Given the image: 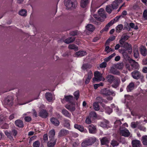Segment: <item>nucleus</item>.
I'll list each match as a JSON object with an SVG mask.
<instances>
[{"instance_id": "nucleus-55", "label": "nucleus", "mask_w": 147, "mask_h": 147, "mask_svg": "<svg viewBox=\"0 0 147 147\" xmlns=\"http://www.w3.org/2000/svg\"><path fill=\"white\" fill-rule=\"evenodd\" d=\"M40 145V143L38 141H35L33 144V146L34 147H39Z\"/></svg>"}, {"instance_id": "nucleus-51", "label": "nucleus", "mask_w": 147, "mask_h": 147, "mask_svg": "<svg viewBox=\"0 0 147 147\" xmlns=\"http://www.w3.org/2000/svg\"><path fill=\"white\" fill-rule=\"evenodd\" d=\"M138 123H139L138 121L132 122L131 123V127L133 128H135L137 127Z\"/></svg>"}, {"instance_id": "nucleus-24", "label": "nucleus", "mask_w": 147, "mask_h": 147, "mask_svg": "<svg viewBox=\"0 0 147 147\" xmlns=\"http://www.w3.org/2000/svg\"><path fill=\"white\" fill-rule=\"evenodd\" d=\"M87 53L84 51H80L76 52L75 55L76 57H81L86 55Z\"/></svg>"}, {"instance_id": "nucleus-18", "label": "nucleus", "mask_w": 147, "mask_h": 147, "mask_svg": "<svg viewBox=\"0 0 147 147\" xmlns=\"http://www.w3.org/2000/svg\"><path fill=\"white\" fill-rule=\"evenodd\" d=\"M56 142V140L55 139H50V141L47 143V146L49 147H54Z\"/></svg>"}, {"instance_id": "nucleus-9", "label": "nucleus", "mask_w": 147, "mask_h": 147, "mask_svg": "<svg viewBox=\"0 0 147 147\" xmlns=\"http://www.w3.org/2000/svg\"><path fill=\"white\" fill-rule=\"evenodd\" d=\"M120 133L122 136L127 137L130 136V133L129 131L126 128H120Z\"/></svg>"}, {"instance_id": "nucleus-58", "label": "nucleus", "mask_w": 147, "mask_h": 147, "mask_svg": "<svg viewBox=\"0 0 147 147\" xmlns=\"http://www.w3.org/2000/svg\"><path fill=\"white\" fill-rule=\"evenodd\" d=\"M115 36L110 37L108 40L106 42V43H109V41H113L115 40Z\"/></svg>"}, {"instance_id": "nucleus-37", "label": "nucleus", "mask_w": 147, "mask_h": 147, "mask_svg": "<svg viewBox=\"0 0 147 147\" xmlns=\"http://www.w3.org/2000/svg\"><path fill=\"white\" fill-rule=\"evenodd\" d=\"M55 135V131L54 129L51 130L49 133V136L50 139H53Z\"/></svg>"}, {"instance_id": "nucleus-54", "label": "nucleus", "mask_w": 147, "mask_h": 147, "mask_svg": "<svg viewBox=\"0 0 147 147\" xmlns=\"http://www.w3.org/2000/svg\"><path fill=\"white\" fill-rule=\"evenodd\" d=\"M143 16L144 20H147V9H146L144 11Z\"/></svg>"}, {"instance_id": "nucleus-56", "label": "nucleus", "mask_w": 147, "mask_h": 147, "mask_svg": "<svg viewBox=\"0 0 147 147\" xmlns=\"http://www.w3.org/2000/svg\"><path fill=\"white\" fill-rule=\"evenodd\" d=\"M129 26L133 28H134L135 29H137L138 27L137 26H135V24L132 23H131L129 24Z\"/></svg>"}, {"instance_id": "nucleus-20", "label": "nucleus", "mask_w": 147, "mask_h": 147, "mask_svg": "<svg viewBox=\"0 0 147 147\" xmlns=\"http://www.w3.org/2000/svg\"><path fill=\"white\" fill-rule=\"evenodd\" d=\"M89 132L91 134H94L96 131V127L93 125H91L89 126Z\"/></svg>"}, {"instance_id": "nucleus-57", "label": "nucleus", "mask_w": 147, "mask_h": 147, "mask_svg": "<svg viewBox=\"0 0 147 147\" xmlns=\"http://www.w3.org/2000/svg\"><path fill=\"white\" fill-rule=\"evenodd\" d=\"M90 117H96L97 115L96 113L94 112H91L90 113Z\"/></svg>"}, {"instance_id": "nucleus-49", "label": "nucleus", "mask_w": 147, "mask_h": 147, "mask_svg": "<svg viewBox=\"0 0 147 147\" xmlns=\"http://www.w3.org/2000/svg\"><path fill=\"white\" fill-rule=\"evenodd\" d=\"M88 139L91 143V145L95 142L96 140V138L94 137H90Z\"/></svg>"}, {"instance_id": "nucleus-5", "label": "nucleus", "mask_w": 147, "mask_h": 147, "mask_svg": "<svg viewBox=\"0 0 147 147\" xmlns=\"http://www.w3.org/2000/svg\"><path fill=\"white\" fill-rule=\"evenodd\" d=\"M120 16H117L115 18L114 20H112L109 22L107 25L106 26L105 28L104 29V30L105 31H107L109 29V27L111 26L115 22L119 20L120 17Z\"/></svg>"}, {"instance_id": "nucleus-47", "label": "nucleus", "mask_w": 147, "mask_h": 147, "mask_svg": "<svg viewBox=\"0 0 147 147\" xmlns=\"http://www.w3.org/2000/svg\"><path fill=\"white\" fill-rule=\"evenodd\" d=\"M27 11L25 9H22L19 12L20 15L23 16H26V15Z\"/></svg>"}, {"instance_id": "nucleus-43", "label": "nucleus", "mask_w": 147, "mask_h": 147, "mask_svg": "<svg viewBox=\"0 0 147 147\" xmlns=\"http://www.w3.org/2000/svg\"><path fill=\"white\" fill-rule=\"evenodd\" d=\"M91 67L92 66L91 65H89L88 64H84L82 65V69L83 70H85L87 68H91Z\"/></svg>"}, {"instance_id": "nucleus-12", "label": "nucleus", "mask_w": 147, "mask_h": 147, "mask_svg": "<svg viewBox=\"0 0 147 147\" xmlns=\"http://www.w3.org/2000/svg\"><path fill=\"white\" fill-rule=\"evenodd\" d=\"M65 106V108L71 112H73L75 110V103L72 102Z\"/></svg>"}, {"instance_id": "nucleus-42", "label": "nucleus", "mask_w": 147, "mask_h": 147, "mask_svg": "<svg viewBox=\"0 0 147 147\" xmlns=\"http://www.w3.org/2000/svg\"><path fill=\"white\" fill-rule=\"evenodd\" d=\"M93 106L94 109L96 111H98L99 110V107L97 102H94L93 104Z\"/></svg>"}, {"instance_id": "nucleus-36", "label": "nucleus", "mask_w": 147, "mask_h": 147, "mask_svg": "<svg viewBox=\"0 0 147 147\" xmlns=\"http://www.w3.org/2000/svg\"><path fill=\"white\" fill-rule=\"evenodd\" d=\"M75 40V38L74 37L69 38L64 40V42L67 44H69L73 42Z\"/></svg>"}, {"instance_id": "nucleus-61", "label": "nucleus", "mask_w": 147, "mask_h": 147, "mask_svg": "<svg viewBox=\"0 0 147 147\" xmlns=\"http://www.w3.org/2000/svg\"><path fill=\"white\" fill-rule=\"evenodd\" d=\"M90 11L92 13H94L96 11L95 7L94 5L92 4L91 5Z\"/></svg>"}, {"instance_id": "nucleus-28", "label": "nucleus", "mask_w": 147, "mask_h": 147, "mask_svg": "<svg viewBox=\"0 0 147 147\" xmlns=\"http://www.w3.org/2000/svg\"><path fill=\"white\" fill-rule=\"evenodd\" d=\"M90 145H91V143L89 142L88 139L84 140L81 144L82 146L84 147H86Z\"/></svg>"}, {"instance_id": "nucleus-60", "label": "nucleus", "mask_w": 147, "mask_h": 147, "mask_svg": "<svg viewBox=\"0 0 147 147\" xmlns=\"http://www.w3.org/2000/svg\"><path fill=\"white\" fill-rule=\"evenodd\" d=\"M138 128L140 130L142 131H146V128L144 126H140L138 127Z\"/></svg>"}, {"instance_id": "nucleus-44", "label": "nucleus", "mask_w": 147, "mask_h": 147, "mask_svg": "<svg viewBox=\"0 0 147 147\" xmlns=\"http://www.w3.org/2000/svg\"><path fill=\"white\" fill-rule=\"evenodd\" d=\"M112 7L110 5H108L106 7V11L109 13H111L112 10L113 9Z\"/></svg>"}, {"instance_id": "nucleus-34", "label": "nucleus", "mask_w": 147, "mask_h": 147, "mask_svg": "<svg viewBox=\"0 0 147 147\" xmlns=\"http://www.w3.org/2000/svg\"><path fill=\"white\" fill-rule=\"evenodd\" d=\"M110 71L113 74L116 75H119L120 74V72L113 67H111Z\"/></svg>"}, {"instance_id": "nucleus-48", "label": "nucleus", "mask_w": 147, "mask_h": 147, "mask_svg": "<svg viewBox=\"0 0 147 147\" xmlns=\"http://www.w3.org/2000/svg\"><path fill=\"white\" fill-rule=\"evenodd\" d=\"M111 6L113 9H117L118 6V3L115 1L113 2L111 5Z\"/></svg>"}, {"instance_id": "nucleus-26", "label": "nucleus", "mask_w": 147, "mask_h": 147, "mask_svg": "<svg viewBox=\"0 0 147 147\" xmlns=\"http://www.w3.org/2000/svg\"><path fill=\"white\" fill-rule=\"evenodd\" d=\"M45 97L49 101H51L53 99V96L52 94L50 93H47L45 94Z\"/></svg>"}, {"instance_id": "nucleus-30", "label": "nucleus", "mask_w": 147, "mask_h": 147, "mask_svg": "<svg viewBox=\"0 0 147 147\" xmlns=\"http://www.w3.org/2000/svg\"><path fill=\"white\" fill-rule=\"evenodd\" d=\"M89 0H82L81 2V6L83 8L86 7L89 3Z\"/></svg>"}, {"instance_id": "nucleus-7", "label": "nucleus", "mask_w": 147, "mask_h": 147, "mask_svg": "<svg viewBox=\"0 0 147 147\" xmlns=\"http://www.w3.org/2000/svg\"><path fill=\"white\" fill-rule=\"evenodd\" d=\"M93 76V74L92 71L90 70L87 71V74H86L84 78L86 79L85 83L86 84H88Z\"/></svg>"}, {"instance_id": "nucleus-33", "label": "nucleus", "mask_w": 147, "mask_h": 147, "mask_svg": "<svg viewBox=\"0 0 147 147\" xmlns=\"http://www.w3.org/2000/svg\"><path fill=\"white\" fill-rule=\"evenodd\" d=\"M16 125L20 127H22L23 126V124L22 121L20 120H17L15 121Z\"/></svg>"}, {"instance_id": "nucleus-14", "label": "nucleus", "mask_w": 147, "mask_h": 147, "mask_svg": "<svg viewBox=\"0 0 147 147\" xmlns=\"http://www.w3.org/2000/svg\"><path fill=\"white\" fill-rule=\"evenodd\" d=\"M140 50L141 55L144 56H146L147 55V51L145 47L141 46L140 48Z\"/></svg>"}, {"instance_id": "nucleus-2", "label": "nucleus", "mask_w": 147, "mask_h": 147, "mask_svg": "<svg viewBox=\"0 0 147 147\" xmlns=\"http://www.w3.org/2000/svg\"><path fill=\"white\" fill-rule=\"evenodd\" d=\"M119 42L121 47L125 48L127 50L129 54H130L132 53V47L130 44L127 42L122 41L121 40H119Z\"/></svg>"}, {"instance_id": "nucleus-31", "label": "nucleus", "mask_w": 147, "mask_h": 147, "mask_svg": "<svg viewBox=\"0 0 147 147\" xmlns=\"http://www.w3.org/2000/svg\"><path fill=\"white\" fill-rule=\"evenodd\" d=\"M65 100L69 102L70 103L73 102V97L71 96H65Z\"/></svg>"}, {"instance_id": "nucleus-53", "label": "nucleus", "mask_w": 147, "mask_h": 147, "mask_svg": "<svg viewBox=\"0 0 147 147\" xmlns=\"http://www.w3.org/2000/svg\"><path fill=\"white\" fill-rule=\"evenodd\" d=\"M116 67L119 69H121L123 67V63H120L119 64H117L116 66Z\"/></svg>"}, {"instance_id": "nucleus-19", "label": "nucleus", "mask_w": 147, "mask_h": 147, "mask_svg": "<svg viewBox=\"0 0 147 147\" xmlns=\"http://www.w3.org/2000/svg\"><path fill=\"white\" fill-rule=\"evenodd\" d=\"M70 121L67 119H63V124L64 126L68 128V129H70Z\"/></svg>"}, {"instance_id": "nucleus-59", "label": "nucleus", "mask_w": 147, "mask_h": 147, "mask_svg": "<svg viewBox=\"0 0 147 147\" xmlns=\"http://www.w3.org/2000/svg\"><path fill=\"white\" fill-rule=\"evenodd\" d=\"M79 91H76L74 93V95L76 97V100H77L79 98Z\"/></svg>"}, {"instance_id": "nucleus-29", "label": "nucleus", "mask_w": 147, "mask_h": 147, "mask_svg": "<svg viewBox=\"0 0 147 147\" xmlns=\"http://www.w3.org/2000/svg\"><path fill=\"white\" fill-rule=\"evenodd\" d=\"M134 84L133 82L130 83L127 86V90L128 92H130L134 89Z\"/></svg>"}, {"instance_id": "nucleus-64", "label": "nucleus", "mask_w": 147, "mask_h": 147, "mask_svg": "<svg viewBox=\"0 0 147 147\" xmlns=\"http://www.w3.org/2000/svg\"><path fill=\"white\" fill-rule=\"evenodd\" d=\"M107 63L106 62H104L102 63L100 65V67L101 68H104L106 67Z\"/></svg>"}, {"instance_id": "nucleus-45", "label": "nucleus", "mask_w": 147, "mask_h": 147, "mask_svg": "<svg viewBox=\"0 0 147 147\" xmlns=\"http://www.w3.org/2000/svg\"><path fill=\"white\" fill-rule=\"evenodd\" d=\"M129 37L128 35L125 34L123 35L121 37V39L120 40H121L122 41H125L127 40Z\"/></svg>"}, {"instance_id": "nucleus-38", "label": "nucleus", "mask_w": 147, "mask_h": 147, "mask_svg": "<svg viewBox=\"0 0 147 147\" xmlns=\"http://www.w3.org/2000/svg\"><path fill=\"white\" fill-rule=\"evenodd\" d=\"M141 141L144 145H147V135L143 136L142 137Z\"/></svg>"}, {"instance_id": "nucleus-39", "label": "nucleus", "mask_w": 147, "mask_h": 147, "mask_svg": "<svg viewBox=\"0 0 147 147\" xmlns=\"http://www.w3.org/2000/svg\"><path fill=\"white\" fill-rule=\"evenodd\" d=\"M102 106L104 108H105L106 112L108 114H109L112 112V109L110 108L109 107H106L105 105H102Z\"/></svg>"}, {"instance_id": "nucleus-4", "label": "nucleus", "mask_w": 147, "mask_h": 147, "mask_svg": "<svg viewBox=\"0 0 147 147\" xmlns=\"http://www.w3.org/2000/svg\"><path fill=\"white\" fill-rule=\"evenodd\" d=\"M94 77L93 79V81H104L105 79L102 77V74L98 71H96L94 73Z\"/></svg>"}, {"instance_id": "nucleus-17", "label": "nucleus", "mask_w": 147, "mask_h": 147, "mask_svg": "<svg viewBox=\"0 0 147 147\" xmlns=\"http://www.w3.org/2000/svg\"><path fill=\"white\" fill-rule=\"evenodd\" d=\"M132 143L133 147H140L141 145L140 141L136 140H133Z\"/></svg>"}, {"instance_id": "nucleus-62", "label": "nucleus", "mask_w": 147, "mask_h": 147, "mask_svg": "<svg viewBox=\"0 0 147 147\" xmlns=\"http://www.w3.org/2000/svg\"><path fill=\"white\" fill-rule=\"evenodd\" d=\"M85 121L86 123L88 124H90L91 122L90 119L89 117H88L86 118Z\"/></svg>"}, {"instance_id": "nucleus-8", "label": "nucleus", "mask_w": 147, "mask_h": 147, "mask_svg": "<svg viewBox=\"0 0 147 147\" xmlns=\"http://www.w3.org/2000/svg\"><path fill=\"white\" fill-rule=\"evenodd\" d=\"M13 98L11 96L8 97L5 99L4 104L7 106L11 107L13 105Z\"/></svg>"}, {"instance_id": "nucleus-40", "label": "nucleus", "mask_w": 147, "mask_h": 147, "mask_svg": "<svg viewBox=\"0 0 147 147\" xmlns=\"http://www.w3.org/2000/svg\"><path fill=\"white\" fill-rule=\"evenodd\" d=\"M134 57L136 58H138L139 55V53L138 48H135L134 49Z\"/></svg>"}, {"instance_id": "nucleus-13", "label": "nucleus", "mask_w": 147, "mask_h": 147, "mask_svg": "<svg viewBox=\"0 0 147 147\" xmlns=\"http://www.w3.org/2000/svg\"><path fill=\"white\" fill-rule=\"evenodd\" d=\"M74 127L75 128L78 129L80 131L84 133L87 132V131L86 129H84L83 126L81 125H79L77 124L74 125Z\"/></svg>"}, {"instance_id": "nucleus-6", "label": "nucleus", "mask_w": 147, "mask_h": 147, "mask_svg": "<svg viewBox=\"0 0 147 147\" xmlns=\"http://www.w3.org/2000/svg\"><path fill=\"white\" fill-rule=\"evenodd\" d=\"M131 74L133 78L136 80H138L140 78H143L144 77L140 72L136 70L132 72Z\"/></svg>"}, {"instance_id": "nucleus-27", "label": "nucleus", "mask_w": 147, "mask_h": 147, "mask_svg": "<svg viewBox=\"0 0 147 147\" xmlns=\"http://www.w3.org/2000/svg\"><path fill=\"white\" fill-rule=\"evenodd\" d=\"M98 13L100 16L102 18L105 19L106 18V15L105 13L103 10L102 9H100L98 11Z\"/></svg>"}, {"instance_id": "nucleus-63", "label": "nucleus", "mask_w": 147, "mask_h": 147, "mask_svg": "<svg viewBox=\"0 0 147 147\" xmlns=\"http://www.w3.org/2000/svg\"><path fill=\"white\" fill-rule=\"evenodd\" d=\"M24 119L26 121L29 122L31 121V118L30 117L26 116L25 117Z\"/></svg>"}, {"instance_id": "nucleus-11", "label": "nucleus", "mask_w": 147, "mask_h": 147, "mask_svg": "<svg viewBox=\"0 0 147 147\" xmlns=\"http://www.w3.org/2000/svg\"><path fill=\"white\" fill-rule=\"evenodd\" d=\"M113 84L111 85V86L115 88H116L118 87L120 83V79L117 77H115V79L114 80V81L113 82Z\"/></svg>"}, {"instance_id": "nucleus-41", "label": "nucleus", "mask_w": 147, "mask_h": 147, "mask_svg": "<svg viewBox=\"0 0 147 147\" xmlns=\"http://www.w3.org/2000/svg\"><path fill=\"white\" fill-rule=\"evenodd\" d=\"M68 48L69 49H74L75 51L78 50V47L74 44L69 45L68 46Z\"/></svg>"}, {"instance_id": "nucleus-35", "label": "nucleus", "mask_w": 147, "mask_h": 147, "mask_svg": "<svg viewBox=\"0 0 147 147\" xmlns=\"http://www.w3.org/2000/svg\"><path fill=\"white\" fill-rule=\"evenodd\" d=\"M109 123V121L107 120H105L103 122L100 123V125L103 127H107Z\"/></svg>"}, {"instance_id": "nucleus-3", "label": "nucleus", "mask_w": 147, "mask_h": 147, "mask_svg": "<svg viewBox=\"0 0 147 147\" xmlns=\"http://www.w3.org/2000/svg\"><path fill=\"white\" fill-rule=\"evenodd\" d=\"M100 93L103 95L106 96L112 95L113 96H114L116 95L115 92L107 88L101 89L100 91Z\"/></svg>"}, {"instance_id": "nucleus-21", "label": "nucleus", "mask_w": 147, "mask_h": 147, "mask_svg": "<svg viewBox=\"0 0 147 147\" xmlns=\"http://www.w3.org/2000/svg\"><path fill=\"white\" fill-rule=\"evenodd\" d=\"M39 116L42 118H46L48 116V113L44 110H41L39 113Z\"/></svg>"}, {"instance_id": "nucleus-10", "label": "nucleus", "mask_w": 147, "mask_h": 147, "mask_svg": "<svg viewBox=\"0 0 147 147\" xmlns=\"http://www.w3.org/2000/svg\"><path fill=\"white\" fill-rule=\"evenodd\" d=\"M129 62L131 66L133 69H139V65L138 62L132 59L130 60Z\"/></svg>"}, {"instance_id": "nucleus-15", "label": "nucleus", "mask_w": 147, "mask_h": 147, "mask_svg": "<svg viewBox=\"0 0 147 147\" xmlns=\"http://www.w3.org/2000/svg\"><path fill=\"white\" fill-rule=\"evenodd\" d=\"M115 77L111 75H109L107 76L105 78V79L107 81L110 83H112L114 81V80L115 79Z\"/></svg>"}, {"instance_id": "nucleus-32", "label": "nucleus", "mask_w": 147, "mask_h": 147, "mask_svg": "<svg viewBox=\"0 0 147 147\" xmlns=\"http://www.w3.org/2000/svg\"><path fill=\"white\" fill-rule=\"evenodd\" d=\"M86 29L88 30L93 32L95 28L93 25L91 24H89L86 26Z\"/></svg>"}, {"instance_id": "nucleus-46", "label": "nucleus", "mask_w": 147, "mask_h": 147, "mask_svg": "<svg viewBox=\"0 0 147 147\" xmlns=\"http://www.w3.org/2000/svg\"><path fill=\"white\" fill-rule=\"evenodd\" d=\"M123 28V26L122 24H119L116 27V31L117 32H119Z\"/></svg>"}, {"instance_id": "nucleus-52", "label": "nucleus", "mask_w": 147, "mask_h": 147, "mask_svg": "<svg viewBox=\"0 0 147 147\" xmlns=\"http://www.w3.org/2000/svg\"><path fill=\"white\" fill-rule=\"evenodd\" d=\"M121 123L120 120H117L115 122V127H117V126L120 125Z\"/></svg>"}, {"instance_id": "nucleus-25", "label": "nucleus", "mask_w": 147, "mask_h": 147, "mask_svg": "<svg viewBox=\"0 0 147 147\" xmlns=\"http://www.w3.org/2000/svg\"><path fill=\"white\" fill-rule=\"evenodd\" d=\"M61 113L62 114L65 116L70 118L71 117V115L68 111L65 109H63L62 110Z\"/></svg>"}, {"instance_id": "nucleus-22", "label": "nucleus", "mask_w": 147, "mask_h": 147, "mask_svg": "<svg viewBox=\"0 0 147 147\" xmlns=\"http://www.w3.org/2000/svg\"><path fill=\"white\" fill-rule=\"evenodd\" d=\"M50 121L51 123L55 126H58L59 124V121L55 118H52Z\"/></svg>"}, {"instance_id": "nucleus-23", "label": "nucleus", "mask_w": 147, "mask_h": 147, "mask_svg": "<svg viewBox=\"0 0 147 147\" xmlns=\"http://www.w3.org/2000/svg\"><path fill=\"white\" fill-rule=\"evenodd\" d=\"M100 141L102 145L106 144L109 143L110 140L109 138L105 137L102 138H100Z\"/></svg>"}, {"instance_id": "nucleus-1", "label": "nucleus", "mask_w": 147, "mask_h": 147, "mask_svg": "<svg viewBox=\"0 0 147 147\" xmlns=\"http://www.w3.org/2000/svg\"><path fill=\"white\" fill-rule=\"evenodd\" d=\"M64 4L67 9H70L75 8L77 3L76 0H65Z\"/></svg>"}, {"instance_id": "nucleus-16", "label": "nucleus", "mask_w": 147, "mask_h": 147, "mask_svg": "<svg viewBox=\"0 0 147 147\" xmlns=\"http://www.w3.org/2000/svg\"><path fill=\"white\" fill-rule=\"evenodd\" d=\"M69 134V131L68 130L64 129H61L58 134V136L61 137L65 136Z\"/></svg>"}, {"instance_id": "nucleus-50", "label": "nucleus", "mask_w": 147, "mask_h": 147, "mask_svg": "<svg viewBox=\"0 0 147 147\" xmlns=\"http://www.w3.org/2000/svg\"><path fill=\"white\" fill-rule=\"evenodd\" d=\"M111 144L114 147L118 145L119 143L116 140H113L111 141Z\"/></svg>"}]
</instances>
